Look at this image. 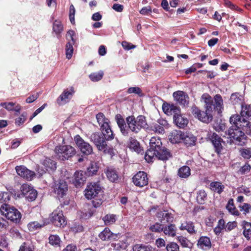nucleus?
Masks as SVG:
<instances>
[{
  "label": "nucleus",
  "mask_w": 251,
  "mask_h": 251,
  "mask_svg": "<svg viewBox=\"0 0 251 251\" xmlns=\"http://www.w3.org/2000/svg\"><path fill=\"white\" fill-rule=\"evenodd\" d=\"M99 236L102 240L106 241L115 239L114 236H116V235L112 233L108 228H105L99 234Z\"/></svg>",
  "instance_id": "c756f323"
},
{
  "label": "nucleus",
  "mask_w": 251,
  "mask_h": 251,
  "mask_svg": "<svg viewBox=\"0 0 251 251\" xmlns=\"http://www.w3.org/2000/svg\"><path fill=\"white\" fill-rule=\"evenodd\" d=\"M243 228L244 236L248 240L251 239V224L244 221L243 223Z\"/></svg>",
  "instance_id": "4c0bfd02"
},
{
  "label": "nucleus",
  "mask_w": 251,
  "mask_h": 251,
  "mask_svg": "<svg viewBox=\"0 0 251 251\" xmlns=\"http://www.w3.org/2000/svg\"><path fill=\"white\" fill-rule=\"evenodd\" d=\"M105 225H110L116 221V216L114 214H107L102 218Z\"/></svg>",
  "instance_id": "a18cd8bd"
},
{
  "label": "nucleus",
  "mask_w": 251,
  "mask_h": 251,
  "mask_svg": "<svg viewBox=\"0 0 251 251\" xmlns=\"http://www.w3.org/2000/svg\"><path fill=\"white\" fill-rule=\"evenodd\" d=\"M160 138L152 137L150 139V148L145 155V159L148 162H152L154 158L165 161L172 156L170 152L166 148L162 146Z\"/></svg>",
  "instance_id": "f03ea898"
},
{
  "label": "nucleus",
  "mask_w": 251,
  "mask_h": 251,
  "mask_svg": "<svg viewBox=\"0 0 251 251\" xmlns=\"http://www.w3.org/2000/svg\"><path fill=\"white\" fill-rule=\"evenodd\" d=\"M71 93L68 91H64L57 99V102L59 105H62L65 103L69 99Z\"/></svg>",
  "instance_id": "ea45409f"
},
{
  "label": "nucleus",
  "mask_w": 251,
  "mask_h": 251,
  "mask_svg": "<svg viewBox=\"0 0 251 251\" xmlns=\"http://www.w3.org/2000/svg\"><path fill=\"white\" fill-rule=\"evenodd\" d=\"M49 243L52 246H59L61 242L60 237L57 235H51L49 238Z\"/></svg>",
  "instance_id": "de8ad7c7"
},
{
  "label": "nucleus",
  "mask_w": 251,
  "mask_h": 251,
  "mask_svg": "<svg viewBox=\"0 0 251 251\" xmlns=\"http://www.w3.org/2000/svg\"><path fill=\"white\" fill-rule=\"evenodd\" d=\"M26 114L23 113L15 120V124L18 126L23 124L26 120Z\"/></svg>",
  "instance_id": "0e129e2a"
},
{
  "label": "nucleus",
  "mask_w": 251,
  "mask_h": 251,
  "mask_svg": "<svg viewBox=\"0 0 251 251\" xmlns=\"http://www.w3.org/2000/svg\"><path fill=\"white\" fill-rule=\"evenodd\" d=\"M96 119L97 122L100 127V129L103 127H107L109 125V121L108 119L106 118L104 114L102 113H99L96 115Z\"/></svg>",
  "instance_id": "cd10ccee"
},
{
  "label": "nucleus",
  "mask_w": 251,
  "mask_h": 251,
  "mask_svg": "<svg viewBox=\"0 0 251 251\" xmlns=\"http://www.w3.org/2000/svg\"><path fill=\"white\" fill-rule=\"evenodd\" d=\"M115 119L122 134L124 136H128V129L123 117L120 114H117L116 115Z\"/></svg>",
  "instance_id": "f3484780"
},
{
  "label": "nucleus",
  "mask_w": 251,
  "mask_h": 251,
  "mask_svg": "<svg viewBox=\"0 0 251 251\" xmlns=\"http://www.w3.org/2000/svg\"><path fill=\"white\" fill-rule=\"evenodd\" d=\"M56 157L60 160L68 159L75 153V148L69 145L56 146L54 149Z\"/></svg>",
  "instance_id": "0eeeda50"
},
{
  "label": "nucleus",
  "mask_w": 251,
  "mask_h": 251,
  "mask_svg": "<svg viewBox=\"0 0 251 251\" xmlns=\"http://www.w3.org/2000/svg\"><path fill=\"white\" fill-rule=\"evenodd\" d=\"M84 193L86 198L91 200L96 197H99L100 194L101 193V189L100 185L97 183H90L87 186Z\"/></svg>",
  "instance_id": "6e6552de"
},
{
  "label": "nucleus",
  "mask_w": 251,
  "mask_h": 251,
  "mask_svg": "<svg viewBox=\"0 0 251 251\" xmlns=\"http://www.w3.org/2000/svg\"><path fill=\"white\" fill-rule=\"evenodd\" d=\"M177 174L180 177L187 178L191 175L190 168L187 166H183L179 169Z\"/></svg>",
  "instance_id": "72a5a7b5"
},
{
  "label": "nucleus",
  "mask_w": 251,
  "mask_h": 251,
  "mask_svg": "<svg viewBox=\"0 0 251 251\" xmlns=\"http://www.w3.org/2000/svg\"><path fill=\"white\" fill-rule=\"evenodd\" d=\"M226 208L228 212L231 214L236 216L239 215V212L235 206L234 204V201L232 199H230L228 201V203L226 206Z\"/></svg>",
  "instance_id": "f704fd0d"
},
{
  "label": "nucleus",
  "mask_w": 251,
  "mask_h": 251,
  "mask_svg": "<svg viewBox=\"0 0 251 251\" xmlns=\"http://www.w3.org/2000/svg\"><path fill=\"white\" fill-rule=\"evenodd\" d=\"M239 208L241 211H243L245 214L249 213L251 209V206L250 204L244 203L242 205L239 206Z\"/></svg>",
  "instance_id": "69168bd1"
},
{
  "label": "nucleus",
  "mask_w": 251,
  "mask_h": 251,
  "mask_svg": "<svg viewBox=\"0 0 251 251\" xmlns=\"http://www.w3.org/2000/svg\"><path fill=\"white\" fill-rule=\"evenodd\" d=\"M196 138L192 134L184 132L182 142L187 147L194 145Z\"/></svg>",
  "instance_id": "b1692460"
},
{
  "label": "nucleus",
  "mask_w": 251,
  "mask_h": 251,
  "mask_svg": "<svg viewBox=\"0 0 251 251\" xmlns=\"http://www.w3.org/2000/svg\"><path fill=\"white\" fill-rule=\"evenodd\" d=\"M157 217L159 218V221L163 223H165L164 221L169 223L172 222L173 220V217L172 214L166 211L158 212Z\"/></svg>",
  "instance_id": "bb28decb"
},
{
  "label": "nucleus",
  "mask_w": 251,
  "mask_h": 251,
  "mask_svg": "<svg viewBox=\"0 0 251 251\" xmlns=\"http://www.w3.org/2000/svg\"><path fill=\"white\" fill-rule=\"evenodd\" d=\"M206 193L204 190H200L198 193L197 200L199 203L202 204L204 202L206 198Z\"/></svg>",
  "instance_id": "603ef678"
},
{
  "label": "nucleus",
  "mask_w": 251,
  "mask_h": 251,
  "mask_svg": "<svg viewBox=\"0 0 251 251\" xmlns=\"http://www.w3.org/2000/svg\"><path fill=\"white\" fill-rule=\"evenodd\" d=\"M103 76V72L100 71L98 72L94 73L89 75V78L92 81H98L101 80Z\"/></svg>",
  "instance_id": "49530a36"
},
{
  "label": "nucleus",
  "mask_w": 251,
  "mask_h": 251,
  "mask_svg": "<svg viewBox=\"0 0 251 251\" xmlns=\"http://www.w3.org/2000/svg\"><path fill=\"white\" fill-rule=\"evenodd\" d=\"M86 180V177L82 171H77L75 173L74 183L78 187L83 185Z\"/></svg>",
  "instance_id": "aec40b11"
},
{
  "label": "nucleus",
  "mask_w": 251,
  "mask_h": 251,
  "mask_svg": "<svg viewBox=\"0 0 251 251\" xmlns=\"http://www.w3.org/2000/svg\"><path fill=\"white\" fill-rule=\"evenodd\" d=\"M173 118L176 125L180 128H184L188 123V119L183 117L180 114V112H178L177 114L175 115Z\"/></svg>",
  "instance_id": "6ab92c4d"
},
{
  "label": "nucleus",
  "mask_w": 251,
  "mask_h": 251,
  "mask_svg": "<svg viewBox=\"0 0 251 251\" xmlns=\"http://www.w3.org/2000/svg\"><path fill=\"white\" fill-rule=\"evenodd\" d=\"M100 129L105 140H111L114 138V134L109 125L107 126V127H103V128H102Z\"/></svg>",
  "instance_id": "2f4dec72"
},
{
  "label": "nucleus",
  "mask_w": 251,
  "mask_h": 251,
  "mask_svg": "<svg viewBox=\"0 0 251 251\" xmlns=\"http://www.w3.org/2000/svg\"><path fill=\"white\" fill-rule=\"evenodd\" d=\"M19 251H32V249L27 243H24L21 246Z\"/></svg>",
  "instance_id": "774afa93"
},
{
  "label": "nucleus",
  "mask_w": 251,
  "mask_h": 251,
  "mask_svg": "<svg viewBox=\"0 0 251 251\" xmlns=\"http://www.w3.org/2000/svg\"><path fill=\"white\" fill-rule=\"evenodd\" d=\"M230 100L231 102L233 105L237 104H243L242 102L244 100L243 96L241 95H240L238 93H233L230 98Z\"/></svg>",
  "instance_id": "473e14b6"
},
{
  "label": "nucleus",
  "mask_w": 251,
  "mask_h": 251,
  "mask_svg": "<svg viewBox=\"0 0 251 251\" xmlns=\"http://www.w3.org/2000/svg\"><path fill=\"white\" fill-rule=\"evenodd\" d=\"M42 165L45 170H43V172L40 173L41 174L45 173L46 171H54L56 168L55 162L50 158H46L43 161Z\"/></svg>",
  "instance_id": "5701e85b"
},
{
  "label": "nucleus",
  "mask_w": 251,
  "mask_h": 251,
  "mask_svg": "<svg viewBox=\"0 0 251 251\" xmlns=\"http://www.w3.org/2000/svg\"><path fill=\"white\" fill-rule=\"evenodd\" d=\"M232 126L228 130V135L232 141L236 144L243 146L246 142V136L241 128H243V126L230 123Z\"/></svg>",
  "instance_id": "20e7f679"
},
{
  "label": "nucleus",
  "mask_w": 251,
  "mask_h": 251,
  "mask_svg": "<svg viewBox=\"0 0 251 251\" xmlns=\"http://www.w3.org/2000/svg\"><path fill=\"white\" fill-rule=\"evenodd\" d=\"M167 251H179V246L174 242H171L166 246Z\"/></svg>",
  "instance_id": "13d9d810"
},
{
  "label": "nucleus",
  "mask_w": 251,
  "mask_h": 251,
  "mask_svg": "<svg viewBox=\"0 0 251 251\" xmlns=\"http://www.w3.org/2000/svg\"><path fill=\"white\" fill-rule=\"evenodd\" d=\"M94 208H88V211L86 212H82V215H81L82 217L84 219H88L90 218L94 214Z\"/></svg>",
  "instance_id": "680f3d73"
},
{
  "label": "nucleus",
  "mask_w": 251,
  "mask_h": 251,
  "mask_svg": "<svg viewBox=\"0 0 251 251\" xmlns=\"http://www.w3.org/2000/svg\"><path fill=\"white\" fill-rule=\"evenodd\" d=\"M210 186L213 191L219 194L221 193L225 188L224 185H222L221 182L217 181L211 182L210 184Z\"/></svg>",
  "instance_id": "58836bf2"
},
{
  "label": "nucleus",
  "mask_w": 251,
  "mask_h": 251,
  "mask_svg": "<svg viewBox=\"0 0 251 251\" xmlns=\"http://www.w3.org/2000/svg\"><path fill=\"white\" fill-rule=\"evenodd\" d=\"M0 211L2 215L14 223H18L21 220L22 217L21 213L13 206L3 204L0 206Z\"/></svg>",
  "instance_id": "423d86ee"
},
{
  "label": "nucleus",
  "mask_w": 251,
  "mask_h": 251,
  "mask_svg": "<svg viewBox=\"0 0 251 251\" xmlns=\"http://www.w3.org/2000/svg\"><path fill=\"white\" fill-rule=\"evenodd\" d=\"M99 166L97 163L92 162L87 168V174L88 176L96 175L98 171Z\"/></svg>",
  "instance_id": "79ce46f5"
},
{
  "label": "nucleus",
  "mask_w": 251,
  "mask_h": 251,
  "mask_svg": "<svg viewBox=\"0 0 251 251\" xmlns=\"http://www.w3.org/2000/svg\"><path fill=\"white\" fill-rule=\"evenodd\" d=\"M175 100L179 104L185 106L188 103L187 95L183 91H178L173 93Z\"/></svg>",
  "instance_id": "dca6fc26"
},
{
  "label": "nucleus",
  "mask_w": 251,
  "mask_h": 251,
  "mask_svg": "<svg viewBox=\"0 0 251 251\" xmlns=\"http://www.w3.org/2000/svg\"><path fill=\"white\" fill-rule=\"evenodd\" d=\"M152 130L157 133H163L164 131V128L163 126L156 124L152 126Z\"/></svg>",
  "instance_id": "e2e57ef3"
},
{
  "label": "nucleus",
  "mask_w": 251,
  "mask_h": 251,
  "mask_svg": "<svg viewBox=\"0 0 251 251\" xmlns=\"http://www.w3.org/2000/svg\"><path fill=\"white\" fill-rule=\"evenodd\" d=\"M53 31L57 36H59L63 30V26L61 22L58 20H55L52 25Z\"/></svg>",
  "instance_id": "c9c22d12"
},
{
  "label": "nucleus",
  "mask_w": 251,
  "mask_h": 251,
  "mask_svg": "<svg viewBox=\"0 0 251 251\" xmlns=\"http://www.w3.org/2000/svg\"><path fill=\"white\" fill-rule=\"evenodd\" d=\"M127 124V129L129 131L135 133H138L141 128L146 127L147 125L146 118L144 116L140 115L136 119L133 116H128L126 119Z\"/></svg>",
  "instance_id": "39448f33"
},
{
  "label": "nucleus",
  "mask_w": 251,
  "mask_h": 251,
  "mask_svg": "<svg viewBox=\"0 0 251 251\" xmlns=\"http://www.w3.org/2000/svg\"><path fill=\"white\" fill-rule=\"evenodd\" d=\"M152 247L149 245L137 244L133 247V251H152Z\"/></svg>",
  "instance_id": "c03bdc74"
},
{
  "label": "nucleus",
  "mask_w": 251,
  "mask_h": 251,
  "mask_svg": "<svg viewBox=\"0 0 251 251\" xmlns=\"http://www.w3.org/2000/svg\"><path fill=\"white\" fill-rule=\"evenodd\" d=\"M251 169V166L248 164H246L240 169L239 172L241 174L243 175L249 173Z\"/></svg>",
  "instance_id": "338daca9"
},
{
  "label": "nucleus",
  "mask_w": 251,
  "mask_h": 251,
  "mask_svg": "<svg viewBox=\"0 0 251 251\" xmlns=\"http://www.w3.org/2000/svg\"><path fill=\"white\" fill-rule=\"evenodd\" d=\"M184 132L176 130L172 132L169 139L172 143H177L182 142Z\"/></svg>",
  "instance_id": "393cba45"
},
{
  "label": "nucleus",
  "mask_w": 251,
  "mask_h": 251,
  "mask_svg": "<svg viewBox=\"0 0 251 251\" xmlns=\"http://www.w3.org/2000/svg\"><path fill=\"white\" fill-rule=\"evenodd\" d=\"M104 149L100 150V151H103L104 153L108 154L111 156H113L115 154V152L114 151V149L113 148L108 147L106 143L104 145Z\"/></svg>",
  "instance_id": "052dcab7"
},
{
  "label": "nucleus",
  "mask_w": 251,
  "mask_h": 251,
  "mask_svg": "<svg viewBox=\"0 0 251 251\" xmlns=\"http://www.w3.org/2000/svg\"><path fill=\"white\" fill-rule=\"evenodd\" d=\"M176 231L177 228L175 224L164 226L163 232L166 236L174 237L176 236Z\"/></svg>",
  "instance_id": "412c9836"
},
{
  "label": "nucleus",
  "mask_w": 251,
  "mask_h": 251,
  "mask_svg": "<svg viewBox=\"0 0 251 251\" xmlns=\"http://www.w3.org/2000/svg\"><path fill=\"white\" fill-rule=\"evenodd\" d=\"M210 140L215 148L216 151L219 152L222 149L221 137L216 133H213L210 137Z\"/></svg>",
  "instance_id": "4be33fe9"
},
{
  "label": "nucleus",
  "mask_w": 251,
  "mask_h": 251,
  "mask_svg": "<svg viewBox=\"0 0 251 251\" xmlns=\"http://www.w3.org/2000/svg\"><path fill=\"white\" fill-rule=\"evenodd\" d=\"M162 109L165 113L168 115L175 116L180 112V109L177 106L173 104L164 103L162 105Z\"/></svg>",
  "instance_id": "a211bd4d"
},
{
  "label": "nucleus",
  "mask_w": 251,
  "mask_h": 251,
  "mask_svg": "<svg viewBox=\"0 0 251 251\" xmlns=\"http://www.w3.org/2000/svg\"><path fill=\"white\" fill-rule=\"evenodd\" d=\"M74 49L72 44L68 42L66 45V55L67 58L70 59L72 56L73 52Z\"/></svg>",
  "instance_id": "8fccbe9b"
},
{
  "label": "nucleus",
  "mask_w": 251,
  "mask_h": 251,
  "mask_svg": "<svg viewBox=\"0 0 251 251\" xmlns=\"http://www.w3.org/2000/svg\"><path fill=\"white\" fill-rule=\"evenodd\" d=\"M111 246L114 250L120 251L125 250L127 247V243L124 241H119L117 243H112Z\"/></svg>",
  "instance_id": "e433bc0d"
},
{
  "label": "nucleus",
  "mask_w": 251,
  "mask_h": 251,
  "mask_svg": "<svg viewBox=\"0 0 251 251\" xmlns=\"http://www.w3.org/2000/svg\"><path fill=\"white\" fill-rule=\"evenodd\" d=\"M179 229L181 230H186L190 234L196 233L194 224L191 222H186L182 223L179 227Z\"/></svg>",
  "instance_id": "7c9ffc66"
},
{
  "label": "nucleus",
  "mask_w": 251,
  "mask_h": 251,
  "mask_svg": "<svg viewBox=\"0 0 251 251\" xmlns=\"http://www.w3.org/2000/svg\"><path fill=\"white\" fill-rule=\"evenodd\" d=\"M148 177L147 173L139 171L132 178L133 183L138 187H143L148 184Z\"/></svg>",
  "instance_id": "f8f14e48"
},
{
  "label": "nucleus",
  "mask_w": 251,
  "mask_h": 251,
  "mask_svg": "<svg viewBox=\"0 0 251 251\" xmlns=\"http://www.w3.org/2000/svg\"><path fill=\"white\" fill-rule=\"evenodd\" d=\"M224 4L226 6L230 8L231 9L235 10L240 12L242 10L241 8L233 4L231 1L228 0H224Z\"/></svg>",
  "instance_id": "bf43d9fd"
},
{
  "label": "nucleus",
  "mask_w": 251,
  "mask_h": 251,
  "mask_svg": "<svg viewBox=\"0 0 251 251\" xmlns=\"http://www.w3.org/2000/svg\"><path fill=\"white\" fill-rule=\"evenodd\" d=\"M51 220L53 224L56 226L64 227L67 224L62 211L59 209H56L52 212Z\"/></svg>",
  "instance_id": "9b49d317"
},
{
  "label": "nucleus",
  "mask_w": 251,
  "mask_h": 251,
  "mask_svg": "<svg viewBox=\"0 0 251 251\" xmlns=\"http://www.w3.org/2000/svg\"><path fill=\"white\" fill-rule=\"evenodd\" d=\"M90 139L94 143L98 150L104 149V145L106 143V141L101 133L100 132L93 133L91 135Z\"/></svg>",
  "instance_id": "ddd939ff"
},
{
  "label": "nucleus",
  "mask_w": 251,
  "mask_h": 251,
  "mask_svg": "<svg viewBox=\"0 0 251 251\" xmlns=\"http://www.w3.org/2000/svg\"><path fill=\"white\" fill-rule=\"evenodd\" d=\"M241 116L238 114L232 115L229 119L230 123H234L240 126H247L251 120V105L242 104Z\"/></svg>",
  "instance_id": "7ed1b4c3"
},
{
  "label": "nucleus",
  "mask_w": 251,
  "mask_h": 251,
  "mask_svg": "<svg viewBox=\"0 0 251 251\" xmlns=\"http://www.w3.org/2000/svg\"><path fill=\"white\" fill-rule=\"evenodd\" d=\"M225 222L223 219H220L218 223V225L214 229V231L217 235H219L222 230L225 229Z\"/></svg>",
  "instance_id": "09e8293b"
},
{
  "label": "nucleus",
  "mask_w": 251,
  "mask_h": 251,
  "mask_svg": "<svg viewBox=\"0 0 251 251\" xmlns=\"http://www.w3.org/2000/svg\"><path fill=\"white\" fill-rule=\"evenodd\" d=\"M129 147L136 152H139L141 151V148L139 142L133 138L129 139Z\"/></svg>",
  "instance_id": "37998d69"
},
{
  "label": "nucleus",
  "mask_w": 251,
  "mask_h": 251,
  "mask_svg": "<svg viewBox=\"0 0 251 251\" xmlns=\"http://www.w3.org/2000/svg\"><path fill=\"white\" fill-rule=\"evenodd\" d=\"M241 156L245 159H250L251 158V149L249 148H244L240 151Z\"/></svg>",
  "instance_id": "5fc2aeb1"
},
{
  "label": "nucleus",
  "mask_w": 251,
  "mask_h": 251,
  "mask_svg": "<svg viewBox=\"0 0 251 251\" xmlns=\"http://www.w3.org/2000/svg\"><path fill=\"white\" fill-rule=\"evenodd\" d=\"M22 194L29 201H33L37 197V192L27 184H24L21 187Z\"/></svg>",
  "instance_id": "9d476101"
},
{
  "label": "nucleus",
  "mask_w": 251,
  "mask_h": 251,
  "mask_svg": "<svg viewBox=\"0 0 251 251\" xmlns=\"http://www.w3.org/2000/svg\"><path fill=\"white\" fill-rule=\"evenodd\" d=\"M127 93L128 94L134 93L137 94L138 96L140 97L143 96V94L142 92L141 89L138 87H133L129 88L127 90Z\"/></svg>",
  "instance_id": "6e6d98bb"
},
{
  "label": "nucleus",
  "mask_w": 251,
  "mask_h": 251,
  "mask_svg": "<svg viewBox=\"0 0 251 251\" xmlns=\"http://www.w3.org/2000/svg\"><path fill=\"white\" fill-rule=\"evenodd\" d=\"M45 226L44 223H40L37 221L31 222L27 225V227L30 231L38 230Z\"/></svg>",
  "instance_id": "a19ab883"
},
{
  "label": "nucleus",
  "mask_w": 251,
  "mask_h": 251,
  "mask_svg": "<svg viewBox=\"0 0 251 251\" xmlns=\"http://www.w3.org/2000/svg\"><path fill=\"white\" fill-rule=\"evenodd\" d=\"M197 245L199 248L207 250L211 247V244L210 239L206 236H202L198 240Z\"/></svg>",
  "instance_id": "a878e982"
},
{
  "label": "nucleus",
  "mask_w": 251,
  "mask_h": 251,
  "mask_svg": "<svg viewBox=\"0 0 251 251\" xmlns=\"http://www.w3.org/2000/svg\"><path fill=\"white\" fill-rule=\"evenodd\" d=\"M10 200V195L8 192H0V202H6Z\"/></svg>",
  "instance_id": "4d7b16f0"
},
{
  "label": "nucleus",
  "mask_w": 251,
  "mask_h": 251,
  "mask_svg": "<svg viewBox=\"0 0 251 251\" xmlns=\"http://www.w3.org/2000/svg\"><path fill=\"white\" fill-rule=\"evenodd\" d=\"M75 144L82 153L86 155H89L93 153L92 146L79 135H77L74 138Z\"/></svg>",
  "instance_id": "1a4fd4ad"
},
{
  "label": "nucleus",
  "mask_w": 251,
  "mask_h": 251,
  "mask_svg": "<svg viewBox=\"0 0 251 251\" xmlns=\"http://www.w3.org/2000/svg\"><path fill=\"white\" fill-rule=\"evenodd\" d=\"M17 174L27 180H32L35 176V173L24 166H19L15 168Z\"/></svg>",
  "instance_id": "4468645a"
},
{
  "label": "nucleus",
  "mask_w": 251,
  "mask_h": 251,
  "mask_svg": "<svg viewBox=\"0 0 251 251\" xmlns=\"http://www.w3.org/2000/svg\"><path fill=\"white\" fill-rule=\"evenodd\" d=\"M67 190V185L66 182L64 181H60L57 183H55L54 185V192L59 197H63V196L65 194Z\"/></svg>",
  "instance_id": "2eb2a0df"
},
{
  "label": "nucleus",
  "mask_w": 251,
  "mask_h": 251,
  "mask_svg": "<svg viewBox=\"0 0 251 251\" xmlns=\"http://www.w3.org/2000/svg\"><path fill=\"white\" fill-rule=\"evenodd\" d=\"M164 226V225L160 223H156L153 225L151 226L150 229L153 232H161L163 231Z\"/></svg>",
  "instance_id": "3c124183"
},
{
  "label": "nucleus",
  "mask_w": 251,
  "mask_h": 251,
  "mask_svg": "<svg viewBox=\"0 0 251 251\" xmlns=\"http://www.w3.org/2000/svg\"><path fill=\"white\" fill-rule=\"evenodd\" d=\"M201 101L204 103L205 111H202L194 106L192 107V112L195 117L202 122L208 123L211 121L212 116L211 112L213 110L219 113L223 109V100L222 97L219 94L214 96L213 101L209 94L204 93L201 96Z\"/></svg>",
  "instance_id": "f257e3e1"
},
{
  "label": "nucleus",
  "mask_w": 251,
  "mask_h": 251,
  "mask_svg": "<svg viewBox=\"0 0 251 251\" xmlns=\"http://www.w3.org/2000/svg\"><path fill=\"white\" fill-rule=\"evenodd\" d=\"M105 173L107 177L110 181L115 182L118 179V173L113 168H107L105 171Z\"/></svg>",
  "instance_id": "c85d7f7f"
},
{
  "label": "nucleus",
  "mask_w": 251,
  "mask_h": 251,
  "mask_svg": "<svg viewBox=\"0 0 251 251\" xmlns=\"http://www.w3.org/2000/svg\"><path fill=\"white\" fill-rule=\"evenodd\" d=\"M16 103L13 102H4L0 103V106L3 107L8 111H13Z\"/></svg>",
  "instance_id": "864d4df0"
}]
</instances>
